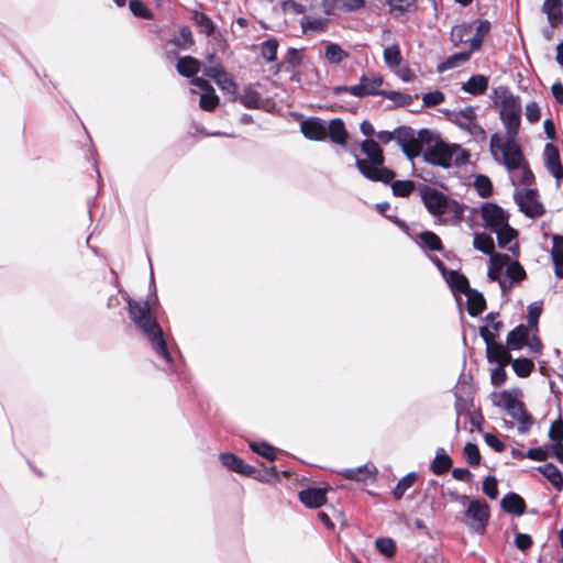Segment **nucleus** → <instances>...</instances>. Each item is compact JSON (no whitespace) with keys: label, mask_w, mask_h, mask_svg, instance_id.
<instances>
[{"label":"nucleus","mask_w":563,"mask_h":563,"mask_svg":"<svg viewBox=\"0 0 563 563\" xmlns=\"http://www.w3.org/2000/svg\"><path fill=\"white\" fill-rule=\"evenodd\" d=\"M505 275L512 283H520L527 276L522 265L518 261H511L510 258L506 266Z\"/></svg>","instance_id":"46"},{"label":"nucleus","mask_w":563,"mask_h":563,"mask_svg":"<svg viewBox=\"0 0 563 563\" xmlns=\"http://www.w3.org/2000/svg\"><path fill=\"white\" fill-rule=\"evenodd\" d=\"M563 0H544L541 11L547 15L551 26H559L563 23Z\"/></svg>","instance_id":"20"},{"label":"nucleus","mask_w":563,"mask_h":563,"mask_svg":"<svg viewBox=\"0 0 563 563\" xmlns=\"http://www.w3.org/2000/svg\"><path fill=\"white\" fill-rule=\"evenodd\" d=\"M189 19L197 26L199 34L213 35L217 25L209 15L196 9L190 12Z\"/></svg>","instance_id":"22"},{"label":"nucleus","mask_w":563,"mask_h":563,"mask_svg":"<svg viewBox=\"0 0 563 563\" xmlns=\"http://www.w3.org/2000/svg\"><path fill=\"white\" fill-rule=\"evenodd\" d=\"M418 479V474L416 472H410L404 477L399 479L397 485L393 489V496L396 500H400L405 493L416 483Z\"/></svg>","instance_id":"41"},{"label":"nucleus","mask_w":563,"mask_h":563,"mask_svg":"<svg viewBox=\"0 0 563 563\" xmlns=\"http://www.w3.org/2000/svg\"><path fill=\"white\" fill-rule=\"evenodd\" d=\"M383 97L391 100L398 107H408L413 102V97L395 90H384Z\"/></svg>","instance_id":"49"},{"label":"nucleus","mask_w":563,"mask_h":563,"mask_svg":"<svg viewBox=\"0 0 563 563\" xmlns=\"http://www.w3.org/2000/svg\"><path fill=\"white\" fill-rule=\"evenodd\" d=\"M465 296L468 314L471 317H478L486 308V300L483 294L471 288Z\"/></svg>","instance_id":"25"},{"label":"nucleus","mask_w":563,"mask_h":563,"mask_svg":"<svg viewBox=\"0 0 563 563\" xmlns=\"http://www.w3.org/2000/svg\"><path fill=\"white\" fill-rule=\"evenodd\" d=\"M549 435L554 441L552 445L554 456L560 463H563V419L561 416L550 427Z\"/></svg>","instance_id":"23"},{"label":"nucleus","mask_w":563,"mask_h":563,"mask_svg":"<svg viewBox=\"0 0 563 563\" xmlns=\"http://www.w3.org/2000/svg\"><path fill=\"white\" fill-rule=\"evenodd\" d=\"M219 104V97L212 91L202 92L199 100V106L206 111H212Z\"/></svg>","instance_id":"61"},{"label":"nucleus","mask_w":563,"mask_h":563,"mask_svg":"<svg viewBox=\"0 0 563 563\" xmlns=\"http://www.w3.org/2000/svg\"><path fill=\"white\" fill-rule=\"evenodd\" d=\"M490 152L494 156L497 155V151L503 154V163L508 170L519 168L522 154L520 147L516 143V139H506L503 142L498 133H494L490 136Z\"/></svg>","instance_id":"6"},{"label":"nucleus","mask_w":563,"mask_h":563,"mask_svg":"<svg viewBox=\"0 0 563 563\" xmlns=\"http://www.w3.org/2000/svg\"><path fill=\"white\" fill-rule=\"evenodd\" d=\"M494 96L498 99L495 103H499L500 108L506 107L507 103H515L520 101V98L510 93L509 88L506 86H499L494 89Z\"/></svg>","instance_id":"52"},{"label":"nucleus","mask_w":563,"mask_h":563,"mask_svg":"<svg viewBox=\"0 0 563 563\" xmlns=\"http://www.w3.org/2000/svg\"><path fill=\"white\" fill-rule=\"evenodd\" d=\"M474 187L482 198H488L493 194V184L490 179L485 175L476 176L474 180Z\"/></svg>","instance_id":"53"},{"label":"nucleus","mask_w":563,"mask_h":563,"mask_svg":"<svg viewBox=\"0 0 563 563\" xmlns=\"http://www.w3.org/2000/svg\"><path fill=\"white\" fill-rule=\"evenodd\" d=\"M284 63L286 64L285 70L292 71L302 64V55L299 49L289 47L287 49Z\"/></svg>","instance_id":"54"},{"label":"nucleus","mask_w":563,"mask_h":563,"mask_svg":"<svg viewBox=\"0 0 563 563\" xmlns=\"http://www.w3.org/2000/svg\"><path fill=\"white\" fill-rule=\"evenodd\" d=\"M528 327L525 324H519L508 333L506 344L508 349L518 351L528 344Z\"/></svg>","instance_id":"21"},{"label":"nucleus","mask_w":563,"mask_h":563,"mask_svg":"<svg viewBox=\"0 0 563 563\" xmlns=\"http://www.w3.org/2000/svg\"><path fill=\"white\" fill-rule=\"evenodd\" d=\"M481 213L485 228L489 229L492 232L508 223V216L497 203L485 202L481 208Z\"/></svg>","instance_id":"12"},{"label":"nucleus","mask_w":563,"mask_h":563,"mask_svg":"<svg viewBox=\"0 0 563 563\" xmlns=\"http://www.w3.org/2000/svg\"><path fill=\"white\" fill-rule=\"evenodd\" d=\"M383 82L382 76L374 73H364L360 78V84L351 86L350 93L357 98L383 96L384 90L379 89Z\"/></svg>","instance_id":"10"},{"label":"nucleus","mask_w":563,"mask_h":563,"mask_svg":"<svg viewBox=\"0 0 563 563\" xmlns=\"http://www.w3.org/2000/svg\"><path fill=\"white\" fill-rule=\"evenodd\" d=\"M465 525L477 534H484L490 518L489 505L482 499L470 500L464 511Z\"/></svg>","instance_id":"5"},{"label":"nucleus","mask_w":563,"mask_h":563,"mask_svg":"<svg viewBox=\"0 0 563 563\" xmlns=\"http://www.w3.org/2000/svg\"><path fill=\"white\" fill-rule=\"evenodd\" d=\"M279 42L276 37H269L260 43V54L267 63L277 60V51Z\"/></svg>","instance_id":"36"},{"label":"nucleus","mask_w":563,"mask_h":563,"mask_svg":"<svg viewBox=\"0 0 563 563\" xmlns=\"http://www.w3.org/2000/svg\"><path fill=\"white\" fill-rule=\"evenodd\" d=\"M300 131L305 137L312 141H322L328 135L325 122L319 118H309L302 121Z\"/></svg>","instance_id":"15"},{"label":"nucleus","mask_w":563,"mask_h":563,"mask_svg":"<svg viewBox=\"0 0 563 563\" xmlns=\"http://www.w3.org/2000/svg\"><path fill=\"white\" fill-rule=\"evenodd\" d=\"M219 460H220L221 464L231 472H234L240 475L247 476V477H257L260 475V472L257 471L256 467L245 463L244 460H242L234 453H231V452L221 453L219 455Z\"/></svg>","instance_id":"13"},{"label":"nucleus","mask_w":563,"mask_h":563,"mask_svg":"<svg viewBox=\"0 0 563 563\" xmlns=\"http://www.w3.org/2000/svg\"><path fill=\"white\" fill-rule=\"evenodd\" d=\"M369 474H372V472L366 465L355 468H345L341 472V475L351 481H364Z\"/></svg>","instance_id":"59"},{"label":"nucleus","mask_w":563,"mask_h":563,"mask_svg":"<svg viewBox=\"0 0 563 563\" xmlns=\"http://www.w3.org/2000/svg\"><path fill=\"white\" fill-rule=\"evenodd\" d=\"M479 335L486 344V358L490 360L495 349L503 350V343L495 342V334L487 327L479 328Z\"/></svg>","instance_id":"48"},{"label":"nucleus","mask_w":563,"mask_h":563,"mask_svg":"<svg viewBox=\"0 0 563 563\" xmlns=\"http://www.w3.org/2000/svg\"><path fill=\"white\" fill-rule=\"evenodd\" d=\"M514 199L519 206L520 211L529 218L540 217L544 212L542 203L538 201L537 189L527 188L516 191Z\"/></svg>","instance_id":"9"},{"label":"nucleus","mask_w":563,"mask_h":563,"mask_svg":"<svg viewBox=\"0 0 563 563\" xmlns=\"http://www.w3.org/2000/svg\"><path fill=\"white\" fill-rule=\"evenodd\" d=\"M544 163L548 170L555 178L558 186L563 179V167L560 161L559 148L552 143H547L544 146Z\"/></svg>","instance_id":"14"},{"label":"nucleus","mask_w":563,"mask_h":563,"mask_svg":"<svg viewBox=\"0 0 563 563\" xmlns=\"http://www.w3.org/2000/svg\"><path fill=\"white\" fill-rule=\"evenodd\" d=\"M497 235V243L500 249H505L510 253L515 254L519 250V245L514 240L517 238L518 232L507 223L500 229L494 231Z\"/></svg>","instance_id":"18"},{"label":"nucleus","mask_w":563,"mask_h":563,"mask_svg":"<svg viewBox=\"0 0 563 563\" xmlns=\"http://www.w3.org/2000/svg\"><path fill=\"white\" fill-rule=\"evenodd\" d=\"M488 256L490 257L488 273H487L488 278L490 280H496V279L501 278L503 269L507 266V264L509 262V255L495 252Z\"/></svg>","instance_id":"26"},{"label":"nucleus","mask_w":563,"mask_h":563,"mask_svg":"<svg viewBox=\"0 0 563 563\" xmlns=\"http://www.w3.org/2000/svg\"><path fill=\"white\" fill-rule=\"evenodd\" d=\"M471 53L472 52H470L468 49L467 52H460L451 55L450 57H448L445 63L441 64L438 67L439 71H443L446 68L456 67L460 64L467 62L470 59Z\"/></svg>","instance_id":"56"},{"label":"nucleus","mask_w":563,"mask_h":563,"mask_svg":"<svg viewBox=\"0 0 563 563\" xmlns=\"http://www.w3.org/2000/svg\"><path fill=\"white\" fill-rule=\"evenodd\" d=\"M320 487H308L299 492V500L308 508H319L327 503V489Z\"/></svg>","instance_id":"17"},{"label":"nucleus","mask_w":563,"mask_h":563,"mask_svg":"<svg viewBox=\"0 0 563 563\" xmlns=\"http://www.w3.org/2000/svg\"><path fill=\"white\" fill-rule=\"evenodd\" d=\"M386 3L396 15L404 14L416 7V0H386Z\"/></svg>","instance_id":"57"},{"label":"nucleus","mask_w":563,"mask_h":563,"mask_svg":"<svg viewBox=\"0 0 563 563\" xmlns=\"http://www.w3.org/2000/svg\"><path fill=\"white\" fill-rule=\"evenodd\" d=\"M402 56L397 44L388 46L384 49V62L388 67H397L400 65Z\"/></svg>","instance_id":"50"},{"label":"nucleus","mask_w":563,"mask_h":563,"mask_svg":"<svg viewBox=\"0 0 563 563\" xmlns=\"http://www.w3.org/2000/svg\"><path fill=\"white\" fill-rule=\"evenodd\" d=\"M551 257L554 265V273L559 278H563V235L553 236Z\"/></svg>","instance_id":"31"},{"label":"nucleus","mask_w":563,"mask_h":563,"mask_svg":"<svg viewBox=\"0 0 563 563\" xmlns=\"http://www.w3.org/2000/svg\"><path fill=\"white\" fill-rule=\"evenodd\" d=\"M377 551L386 558H393L396 554V542L391 538H378L375 541Z\"/></svg>","instance_id":"51"},{"label":"nucleus","mask_w":563,"mask_h":563,"mask_svg":"<svg viewBox=\"0 0 563 563\" xmlns=\"http://www.w3.org/2000/svg\"><path fill=\"white\" fill-rule=\"evenodd\" d=\"M360 148L366 156V158H360L358 155H354L355 166L360 174L371 181L389 185L396 177V173L384 165L385 156L379 143L372 139H365L361 143Z\"/></svg>","instance_id":"3"},{"label":"nucleus","mask_w":563,"mask_h":563,"mask_svg":"<svg viewBox=\"0 0 563 563\" xmlns=\"http://www.w3.org/2000/svg\"><path fill=\"white\" fill-rule=\"evenodd\" d=\"M501 509L511 515L521 516L526 512V501L517 493L509 492L500 500Z\"/></svg>","instance_id":"19"},{"label":"nucleus","mask_w":563,"mask_h":563,"mask_svg":"<svg viewBox=\"0 0 563 563\" xmlns=\"http://www.w3.org/2000/svg\"><path fill=\"white\" fill-rule=\"evenodd\" d=\"M488 88V77L485 75H473L462 85V90L472 95L479 96L486 92Z\"/></svg>","instance_id":"29"},{"label":"nucleus","mask_w":563,"mask_h":563,"mask_svg":"<svg viewBox=\"0 0 563 563\" xmlns=\"http://www.w3.org/2000/svg\"><path fill=\"white\" fill-rule=\"evenodd\" d=\"M169 43L179 49L190 48L195 44V38L190 27L188 25L180 26L178 35L170 38Z\"/></svg>","instance_id":"35"},{"label":"nucleus","mask_w":563,"mask_h":563,"mask_svg":"<svg viewBox=\"0 0 563 563\" xmlns=\"http://www.w3.org/2000/svg\"><path fill=\"white\" fill-rule=\"evenodd\" d=\"M542 308L537 302H532L528 306L527 323L530 329H538L539 318L541 316Z\"/></svg>","instance_id":"62"},{"label":"nucleus","mask_w":563,"mask_h":563,"mask_svg":"<svg viewBox=\"0 0 563 563\" xmlns=\"http://www.w3.org/2000/svg\"><path fill=\"white\" fill-rule=\"evenodd\" d=\"M474 31V23L464 22L462 24L454 25L451 30V41L454 46H460L463 43H470L468 37Z\"/></svg>","instance_id":"32"},{"label":"nucleus","mask_w":563,"mask_h":563,"mask_svg":"<svg viewBox=\"0 0 563 563\" xmlns=\"http://www.w3.org/2000/svg\"><path fill=\"white\" fill-rule=\"evenodd\" d=\"M411 158L422 155L426 163L442 168L451 167L452 163L461 167L468 162V153L459 144L445 143L439 133L421 129L415 134V141L411 145Z\"/></svg>","instance_id":"1"},{"label":"nucleus","mask_w":563,"mask_h":563,"mask_svg":"<svg viewBox=\"0 0 563 563\" xmlns=\"http://www.w3.org/2000/svg\"><path fill=\"white\" fill-rule=\"evenodd\" d=\"M419 194L422 203L430 214L441 217L446 213L450 206V198L446 195L428 185L421 186Z\"/></svg>","instance_id":"7"},{"label":"nucleus","mask_w":563,"mask_h":563,"mask_svg":"<svg viewBox=\"0 0 563 563\" xmlns=\"http://www.w3.org/2000/svg\"><path fill=\"white\" fill-rule=\"evenodd\" d=\"M324 57L330 64L338 65L349 57V53L339 44L329 43L324 48Z\"/></svg>","instance_id":"39"},{"label":"nucleus","mask_w":563,"mask_h":563,"mask_svg":"<svg viewBox=\"0 0 563 563\" xmlns=\"http://www.w3.org/2000/svg\"><path fill=\"white\" fill-rule=\"evenodd\" d=\"M490 22L487 20H482L478 22L474 36L470 38V52H474L481 48L484 37L490 31Z\"/></svg>","instance_id":"37"},{"label":"nucleus","mask_w":563,"mask_h":563,"mask_svg":"<svg viewBox=\"0 0 563 563\" xmlns=\"http://www.w3.org/2000/svg\"><path fill=\"white\" fill-rule=\"evenodd\" d=\"M128 312L136 328L140 329L151 342L155 353L168 365H172L173 358L164 339L163 330L151 314V305L148 300L139 301L129 299Z\"/></svg>","instance_id":"2"},{"label":"nucleus","mask_w":563,"mask_h":563,"mask_svg":"<svg viewBox=\"0 0 563 563\" xmlns=\"http://www.w3.org/2000/svg\"><path fill=\"white\" fill-rule=\"evenodd\" d=\"M391 191L395 197L407 198L411 195V192L416 188V184L413 180H391L390 183Z\"/></svg>","instance_id":"44"},{"label":"nucleus","mask_w":563,"mask_h":563,"mask_svg":"<svg viewBox=\"0 0 563 563\" xmlns=\"http://www.w3.org/2000/svg\"><path fill=\"white\" fill-rule=\"evenodd\" d=\"M420 246L424 250L441 252L443 244L441 239L432 231H423L419 234Z\"/></svg>","instance_id":"40"},{"label":"nucleus","mask_w":563,"mask_h":563,"mask_svg":"<svg viewBox=\"0 0 563 563\" xmlns=\"http://www.w3.org/2000/svg\"><path fill=\"white\" fill-rule=\"evenodd\" d=\"M444 279L454 295H465L471 289L467 277L457 271H450Z\"/></svg>","instance_id":"27"},{"label":"nucleus","mask_w":563,"mask_h":563,"mask_svg":"<svg viewBox=\"0 0 563 563\" xmlns=\"http://www.w3.org/2000/svg\"><path fill=\"white\" fill-rule=\"evenodd\" d=\"M129 8L133 15L142 19H153L152 11L141 0H130Z\"/></svg>","instance_id":"60"},{"label":"nucleus","mask_w":563,"mask_h":563,"mask_svg":"<svg viewBox=\"0 0 563 563\" xmlns=\"http://www.w3.org/2000/svg\"><path fill=\"white\" fill-rule=\"evenodd\" d=\"M472 377L461 374L457 384L454 387V396L474 399L475 387L472 384Z\"/></svg>","instance_id":"38"},{"label":"nucleus","mask_w":563,"mask_h":563,"mask_svg":"<svg viewBox=\"0 0 563 563\" xmlns=\"http://www.w3.org/2000/svg\"><path fill=\"white\" fill-rule=\"evenodd\" d=\"M327 129H328L327 136H329L331 142L339 144V145H344L346 143L347 132H346L344 122L341 119H339V118L332 119L329 122V124L327 125Z\"/></svg>","instance_id":"30"},{"label":"nucleus","mask_w":563,"mask_h":563,"mask_svg":"<svg viewBox=\"0 0 563 563\" xmlns=\"http://www.w3.org/2000/svg\"><path fill=\"white\" fill-rule=\"evenodd\" d=\"M249 448L255 454L267 459L268 461H275L277 459L276 449L268 442H250Z\"/></svg>","instance_id":"45"},{"label":"nucleus","mask_w":563,"mask_h":563,"mask_svg":"<svg viewBox=\"0 0 563 563\" xmlns=\"http://www.w3.org/2000/svg\"><path fill=\"white\" fill-rule=\"evenodd\" d=\"M474 249L482 252L486 255H492L495 253V243L492 235L486 233H478L475 234L474 238Z\"/></svg>","instance_id":"43"},{"label":"nucleus","mask_w":563,"mask_h":563,"mask_svg":"<svg viewBox=\"0 0 563 563\" xmlns=\"http://www.w3.org/2000/svg\"><path fill=\"white\" fill-rule=\"evenodd\" d=\"M463 455L470 466L475 467L481 463V453L475 443L467 442L463 449Z\"/></svg>","instance_id":"55"},{"label":"nucleus","mask_w":563,"mask_h":563,"mask_svg":"<svg viewBox=\"0 0 563 563\" xmlns=\"http://www.w3.org/2000/svg\"><path fill=\"white\" fill-rule=\"evenodd\" d=\"M232 101H239L246 109H261L263 107V99L261 93L252 87H245L241 95L231 98Z\"/></svg>","instance_id":"24"},{"label":"nucleus","mask_w":563,"mask_h":563,"mask_svg":"<svg viewBox=\"0 0 563 563\" xmlns=\"http://www.w3.org/2000/svg\"><path fill=\"white\" fill-rule=\"evenodd\" d=\"M510 363L516 375L522 378L528 377L534 368L533 361L526 357L511 358Z\"/></svg>","instance_id":"47"},{"label":"nucleus","mask_w":563,"mask_h":563,"mask_svg":"<svg viewBox=\"0 0 563 563\" xmlns=\"http://www.w3.org/2000/svg\"><path fill=\"white\" fill-rule=\"evenodd\" d=\"M364 5V0H314V8H320L324 13L330 14L335 9L356 11Z\"/></svg>","instance_id":"16"},{"label":"nucleus","mask_w":563,"mask_h":563,"mask_svg":"<svg viewBox=\"0 0 563 563\" xmlns=\"http://www.w3.org/2000/svg\"><path fill=\"white\" fill-rule=\"evenodd\" d=\"M452 466V459L445 453L444 449L439 448L435 453V457L431 464V471L435 475H443Z\"/></svg>","instance_id":"34"},{"label":"nucleus","mask_w":563,"mask_h":563,"mask_svg":"<svg viewBox=\"0 0 563 563\" xmlns=\"http://www.w3.org/2000/svg\"><path fill=\"white\" fill-rule=\"evenodd\" d=\"M453 115L454 119L452 121L463 130L468 129L472 122L476 119L475 110L471 106L454 112Z\"/></svg>","instance_id":"42"},{"label":"nucleus","mask_w":563,"mask_h":563,"mask_svg":"<svg viewBox=\"0 0 563 563\" xmlns=\"http://www.w3.org/2000/svg\"><path fill=\"white\" fill-rule=\"evenodd\" d=\"M416 131L409 125H399L394 131H379L376 136L378 142L382 144H388L393 140H396L398 145L401 147L402 153L411 158L410 148L415 141Z\"/></svg>","instance_id":"8"},{"label":"nucleus","mask_w":563,"mask_h":563,"mask_svg":"<svg viewBox=\"0 0 563 563\" xmlns=\"http://www.w3.org/2000/svg\"><path fill=\"white\" fill-rule=\"evenodd\" d=\"M497 405L503 406L507 413L518 421L519 432H526L532 426V417L526 410L523 402L518 399V393L503 390Z\"/></svg>","instance_id":"4"},{"label":"nucleus","mask_w":563,"mask_h":563,"mask_svg":"<svg viewBox=\"0 0 563 563\" xmlns=\"http://www.w3.org/2000/svg\"><path fill=\"white\" fill-rule=\"evenodd\" d=\"M488 363H496L497 365L507 366L511 362V355L507 347L503 345V350L495 349Z\"/></svg>","instance_id":"63"},{"label":"nucleus","mask_w":563,"mask_h":563,"mask_svg":"<svg viewBox=\"0 0 563 563\" xmlns=\"http://www.w3.org/2000/svg\"><path fill=\"white\" fill-rule=\"evenodd\" d=\"M483 493L490 499H496L498 496V484L495 476H487L483 481Z\"/></svg>","instance_id":"64"},{"label":"nucleus","mask_w":563,"mask_h":563,"mask_svg":"<svg viewBox=\"0 0 563 563\" xmlns=\"http://www.w3.org/2000/svg\"><path fill=\"white\" fill-rule=\"evenodd\" d=\"M521 101L500 108V119L506 129V139H516L521 122Z\"/></svg>","instance_id":"11"},{"label":"nucleus","mask_w":563,"mask_h":563,"mask_svg":"<svg viewBox=\"0 0 563 563\" xmlns=\"http://www.w3.org/2000/svg\"><path fill=\"white\" fill-rule=\"evenodd\" d=\"M200 62L192 56H184L178 58L176 69L178 74L186 78H192L200 70Z\"/></svg>","instance_id":"28"},{"label":"nucleus","mask_w":563,"mask_h":563,"mask_svg":"<svg viewBox=\"0 0 563 563\" xmlns=\"http://www.w3.org/2000/svg\"><path fill=\"white\" fill-rule=\"evenodd\" d=\"M216 84L223 92L231 95L232 97L236 96L238 85L233 77L227 71H224Z\"/></svg>","instance_id":"58"},{"label":"nucleus","mask_w":563,"mask_h":563,"mask_svg":"<svg viewBox=\"0 0 563 563\" xmlns=\"http://www.w3.org/2000/svg\"><path fill=\"white\" fill-rule=\"evenodd\" d=\"M555 488L558 492L563 489V474L553 463H547L537 468Z\"/></svg>","instance_id":"33"}]
</instances>
